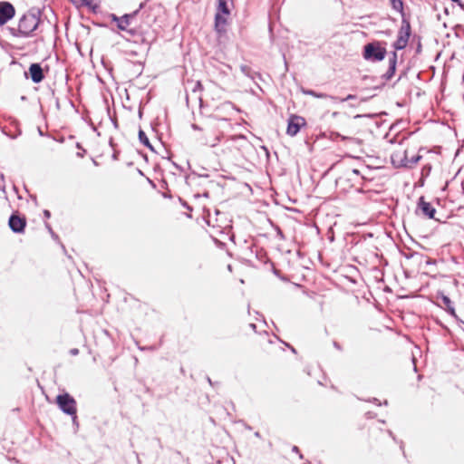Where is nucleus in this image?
Masks as SVG:
<instances>
[{"label":"nucleus","instance_id":"f257e3e1","mask_svg":"<svg viewBox=\"0 0 464 464\" xmlns=\"http://www.w3.org/2000/svg\"><path fill=\"white\" fill-rule=\"evenodd\" d=\"M40 11L32 10L24 14L19 20L18 28H10L14 36L28 37L36 30L40 22Z\"/></svg>","mask_w":464,"mask_h":464},{"label":"nucleus","instance_id":"f03ea898","mask_svg":"<svg viewBox=\"0 0 464 464\" xmlns=\"http://www.w3.org/2000/svg\"><path fill=\"white\" fill-rule=\"evenodd\" d=\"M386 42L372 41L363 46L362 57L364 60L372 63L382 62L384 60L387 50Z\"/></svg>","mask_w":464,"mask_h":464},{"label":"nucleus","instance_id":"7ed1b4c3","mask_svg":"<svg viewBox=\"0 0 464 464\" xmlns=\"http://www.w3.org/2000/svg\"><path fill=\"white\" fill-rule=\"evenodd\" d=\"M56 403L59 409L67 415H75L77 413V403L75 399L67 392L56 396Z\"/></svg>","mask_w":464,"mask_h":464},{"label":"nucleus","instance_id":"20e7f679","mask_svg":"<svg viewBox=\"0 0 464 464\" xmlns=\"http://www.w3.org/2000/svg\"><path fill=\"white\" fill-rule=\"evenodd\" d=\"M436 300L438 302V305L442 307L449 314H450L459 325H464V321L459 318V316L456 314L453 302L448 295L442 292H438L436 295Z\"/></svg>","mask_w":464,"mask_h":464},{"label":"nucleus","instance_id":"39448f33","mask_svg":"<svg viewBox=\"0 0 464 464\" xmlns=\"http://www.w3.org/2000/svg\"><path fill=\"white\" fill-rule=\"evenodd\" d=\"M144 5H145V2L140 3L138 10L132 12L131 14H125L124 15H122L121 17H117L115 14H113L112 20L117 22V26L120 30L126 31L130 35H133L135 31L133 29H128V26L130 24V20L133 19L137 15L140 9H142L144 7Z\"/></svg>","mask_w":464,"mask_h":464},{"label":"nucleus","instance_id":"423d86ee","mask_svg":"<svg viewBox=\"0 0 464 464\" xmlns=\"http://www.w3.org/2000/svg\"><path fill=\"white\" fill-rule=\"evenodd\" d=\"M305 123L304 118L298 115H291L288 119L286 134L291 137L295 136Z\"/></svg>","mask_w":464,"mask_h":464},{"label":"nucleus","instance_id":"0eeeda50","mask_svg":"<svg viewBox=\"0 0 464 464\" xmlns=\"http://www.w3.org/2000/svg\"><path fill=\"white\" fill-rule=\"evenodd\" d=\"M8 225L14 233L21 234L24 233L26 227V219L17 213H13L9 218Z\"/></svg>","mask_w":464,"mask_h":464},{"label":"nucleus","instance_id":"6e6552de","mask_svg":"<svg viewBox=\"0 0 464 464\" xmlns=\"http://www.w3.org/2000/svg\"><path fill=\"white\" fill-rule=\"evenodd\" d=\"M15 10L14 5L9 2H0V25L6 24L14 16Z\"/></svg>","mask_w":464,"mask_h":464},{"label":"nucleus","instance_id":"1a4fd4ad","mask_svg":"<svg viewBox=\"0 0 464 464\" xmlns=\"http://www.w3.org/2000/svg\"><path fill=\"white\" fill-rule=\"evenodd\" d=\"M397 60H398V54L397 52H391L389 56V67L387 72L382 74V78L385 81L391 80L396 72V66H397Z\"/></svg>","mask_w":464,"mask_h":464},{"label":"nucleus","instance_id":"9d476101","mask_svg":"<svg viewBox=\"0 0 464 464\" xmlns=\"http://www.w3.org/2000/svg\"><path fill=\"white\" fill-rule=\"evenodd\" d=\"M418 208L420 209L422 214L424 216H426L427 218H429L430 219L435 218V214H436L435 208L430 202L425 201V198L423 196H421L419 198Z\"/></svg>","mask_w":464,"mask_h":464},{"label":"nucleus","instance_id":"9b49d317","mask_svg":"<svg viewBox=\"0 0 464 464\" xmlns=\"http://www.w3.org/2000/svg\"><path fill=\"white\" fill-rule=\"evenodd\" d=\"M29 73L34 83H39L44 79V73L40 63H32L29 67Z\"/></svg>","mask_w":464,"mask_h":464},{"label":"nucleus","instance_id":"f8f14e48","mask_svg":"<svg viewBox=\"0 0 464 464\" xmlns=\"http://www.w3.org/2000/svg\"><path fill=\"white\" fill-rule=\"evenodd\" d=\"M227 20L221 13H216L215 14V31L218 36H222L227 33L226 25Z\"/></svg>","mask_w":464,"mask_h":464},{"label":"nucleus","instance_id":"ddd939ff","mask_svg":"<svg viewBox=\"0 0 464 464\" xmlns=\"http://www.w3.org/2000/svg\"><path fill=\"white\" fill-rule=\"evenodd\" d=\"M420 159H421V156H420V155H413L411 158H409L405 154L403 160H401V166L408 168V169H411L419 162V160Z\"/></svg>","mask_w":464,"mask_h":464},{"label":"nucleus","instance_id":"4468645a","mask_svg":"<svg viewBox=\"0 0 464 464\" xmlns=\"http://www.w3.org/2000/svg\"><path fill=\"white\" fill-rule=\"evenodd\" d=\"M304 94L306 95H310V96H313V97H315V98H319V99H326V98H329L334 102H336L338 100L337 97L335 96H332V95H329V94H326V93H323V92H316L314 90H306V91H304L303 92Z\"/></svg>","mask_w":464,"mask_h":464},{"label":"nucleus","instance_id":"2eb2a0df","mask_svg":"<svg viewBox=\"0 0 464 464\" xmlns=\"http://www.w3.org/2000/svg\"><path fill=\"white\" fill-rule=\"evenodd\" d=\"M139 140L140 143H142L144 146H146L148 149H150L151 151H155L154 147L150 143L149 138L147 137L146 133L143 130L140 129L139 130Z\"/></svg>","mask_w":464,"mask_h":464},{"label":"nucleus","instance_id":"dca6fc26","mask_svg":"<svg viewBox=\"0 0 464 464\" xmlns=\"http://www.w3.org/2000/svg\"><path fill=\"white\" fill-rule=\"evenodd\" d=\"M217 1H218L217 13H221L223 14L228 15L230 14V9L228 7V0H217Z\"/></svg>","mask_w":464,"mask_h":464},{"label":"nucleus","instance_id":"f3484780","mask_svg":"<svg viewBox=\"0 0 464 464\" xmlns=\"http://www.w3.org/2000/svg\"><path fill=\"white\" fill-rule=\"evenodd\" d=\"M408 40L402 39L401 36H397L396 41L392 44V47L394 48L393 52L405 49L408 44Z\"/></svg>","mask_w":464,"mask_h":464},{"label":"nucleus","instance_id":"a211bd4d","mask_svg":"<svg viewBox=\"0 0 464 464\" xmlns=\"http://www.w3.org/2000/svg\"><path fill=\"white\" fill-rule=\"evenodd\" d=\"M391 5H392V7L395 10V11H398L401 16H403V2L402 0H389Z\"/></svg>","mask_w":464,"mask_h":464},{"label":"nucleus","instance_id":"6ab92c4d","mask_svg":"<svg viewBox=\"0 0 464 464\" xmlns=\"http://www.w3.org/2000/svg\"><path fill=\"white\" fill-rule=\"evenodd\" d=\"M401 26L400 28L401 31L406 32L411 34V24L409 20L405 17V14L403 13V16H401Z\"/></svg>","mask_w":464,"mask_h":464},{"label":"nucleus","instance_id":"aec40b11","mask_svg":"<svg viewBox=\"0 0 464 464\" xmlns=\"http://www.w3.org/2000/svg\"><path fill=\"white\" fill-rule=\"evenodd\" d=\"M219 140H220L219 136H215V137L213 138V140H207V139H204V140L202 141V143H203L204 145H207V146H209V147H212V148H213V147H216V146L218 144Z\"/></svg>","mask_w":464,"mask_h":464},{"label":"nucleus","instance_id":"412c9836","mask_svg":"<svg viewBox=\"0 0 464 464\" xmlns=\"http://www.w3.org/2000/svg\"><path fill=\"white\" fill-rule=\"evenodd\" d=\"M193 84L191 92L192 93H200L203 91V85L200 81L191 82Z\"/></svg>","mask_w":464,"mask_h":464},{"label":"nucleus","instance_id":"4be33fe9","mask_svg":"<svg viewBox=\"0 0 464 464\" xmlns=\"http://www.w3.org/2000/svg\"><path fill=\"white\" fill-rule=\"evenodd\" d=\"M44 226L46 227V229L48 230V232L50 233L51 237L55 240V241H58L59 240V237L58 235L53 230L51 225L48 223V222H45L44 223Z\"/></svg>","mask_w":464,"mask_h":464},{"label":"nucleus","instance_id":"5701e85b","mask_svg":"<svg viewBox=\"0 0 464 464\" xmlns=\"http://www.w3.org/2000/svg\"><path fill=\"white\" fill-rule=\"evenodd\" d=\"M72 3L77 6H82V5H91V0H71Z\"/></svg>","mask_w":464,"mask_h":464},{"label":"nucleus","instance_id":"b1692460","mask_svg":"<svg viewBox=\"0 0 464 464\" xmlns=\"http://www.w3.org/2000/svg\"><path fill=\"white\" fill-rule=\"evenodd\" d=\"M367 401L372 402V403H374V404H376V405H378V406L382 405V402H381V401H379V399H377V398H372V399H369V400H367ZM382 404H383V405H388V401H386V400H385V401L382 402Z\"/></svg>","mask_w":464,"mask_h":464},{"label":"nucleus","instance_id":"393cba45","mask_svg":"<svg viewBox=\"0 0 464 464\" xmlns=\"http://www.w3.org/2000/svg\"><path fill=\"white\" fill-rule=\"evenodd\" d=\"M240 70H241V72H242L245 75H246V76H250V71H251V69H250V67H249V66H247V65H241V66H240Z\"/></svg>","mask_w":464,"mask_h":464},{"label":"nucleus","instance_id":"a878e982","mask_svg":"<svg viewBox=\"0 0 464 464\" xmlns=\"http://www.w3.org/2000/svg\"><path fill=\"white\" fill-rule=\"evenodd\" d=\"M72 416V425L75 429V431L79 429V422H78V417H77V413L75 415H71Z\"/></svg>","mask_w":464,"mask_h":464},{"label":"nucleus","instance_id":"bb28decb","mask_svg":"<svg viewBox=\"0 0 464 464\" xmlns=\"http://www.w3.org/2000/svg\"><path fill=\"white\" fill-rule=\"evenodd\" d=\"M355 99H356V95L349 94L345 98H342V99L338 98L337 101H340L341 102H346V101L355 100Z\"/></svg>","mask_w":464,"mask_h":464},{"label":"nucleus","instance_id":"cd10ccee","mask_svg":"<svg viewBox=\"0 0 464 464\" xmlns=\"http://www.w3.org/2000/svg\"><path fill=\"white\" fill-rule=\"evenodd\" d=\"M398 36H401L402 39H406L409 41L411 34H407L406 32H402V31L399 30Z\"/></svg>","mask_w":464,"mask_h":464},{"label":"nucleus","instance_id":"c85d7f7f","mask_svg":"<svg viewBox=\"0 0 464 464\" xmlns=\"http://www.w3.org/2000/svg\"><path fill=\"white\" fill-rule=\"evenodd\" d=\"M69 353H70V354H71V355H72V356L78 355V353H79V349H77V348H72V349H71V350H70V352H69Z\"/></svg>","mask_w":464,"mask_h":464},{"label":"nucleus","instance_id":"c756f323","mask_svg":"<svg viewBox=\"0 0 464 464\" xmlns=\"http://www.w3.org/2000/svg\"><path fill=\"white\" fill-rule=\"evenodd\" d=\"M292 450H293L294 452L299 453V457H300V459H303V455L300 453V451H299V448H298L297 446H294V447H293V449H292Z\"/></svg>","mask_w":464,"mask_h":464},{"label":"nucleus","instance_id":"7c9ffc66","mask_svg":"<svg viewBox=\"0 0 464 464\" xmlns=\"http://www.w3.org/2000/svg\"><path fill=\"white\" fill-rule=\"evenodd\" d=\"M44 217L45 218H51V212L49 210H47V209H44Z\"/></svg>","mask_w":464,"mask_h":464},{"label":"nucleus","instance_id":"2f4dec72","mask_svg":"<svg viewBox=\"0 0 464 464\" xmlns=\"http://www.w3.org/2000/svg\"><path fill=\"white\" fill-rule=\"evenodd\" d=\"M111 122H112L114 128L118 129L119 125H118L117 120L115 118H111Z\"/></svg>","mask_w":464,"mask_h":464},{"label":"nucleus","instance_id":"473e14b6","mask_svg":"<svg viewBox=\"0 0 464 464\" xmlns=\"http://www.w3.org/2000/svg\"><path fill=\"white\" fill-rule=\"evenodd\" d=\"M273 273H274L276 276L280 277L281 279H283V280L285 279V278H283V277L280 276V272H279V270H277V269L274 268Z\"/></svg>","mask_w":464,"mask_h":464},{"label":"nucleus","instance_id":"72a5a7b5","mask_svg":"<svg viewBox=\"0 0 464 464\" xmlns=\"http://www.w3.org/2000/svg\"><path fill=\"white\" fill-rule=\"evenodd\" d=\"M191 128H192L193 130H201V128H200L198 125L195 124V123H193V124L191 125Z\"/></svg>","mask_w":464,"mask_h":464},{"label":"nucleus","instance_id":"f704fd0d","mask_svg":"<svg viewBox=\"0 0 464 464\" xmlns=\"http://www.w3.org/2000/svg\"><path fill=\"white\" fill-rule=\"evenodd\" d=\"M334 346L337 350H340V351L342 350V347H341L340 343H337V342H334Z\"/></svg>","mask_w":464,"mask_h":464},{"label":"nucleus","instance_id":"c9c22d12","mask_svg":"<svg viewBox=\"0 0 464 464\" xmlns=\"http://www.w3.org/2000/svg\"><path fill=\"white\" fill-rule=\"evenodd\" d=\"M118 156H119V151L114 150V152H113V154H112V159H113V160H118Z\"/></svg>","mask_w":464,"mask_h":464},{"label":"nucleus","instance_id":"e433bc0d","mask_svg":"<svg viewBox=\"0 0 464 464\" xmlns=\"http://www.w3.org/2000/svg\"><path fill=\"white\" fill-rule=\"evenodd\" d=\"M76 148H77V149H80V150H82L83 153H85V152H86V150L82 149V147L81 143H79V142H77V143H76Z\"/></svg>","mask_w":464,"mask_h":464},{"label":"nucleus","instance_id":"4c0bfd02","mask_svg":"<svg viewBox=\"0 0 464 464\" xmlns=\"http://www.w3.org/2000/svg\"><path fill=\"white\" fill-rule=\"evenodd\" d=\"M387 432H388L389 436L392 438V440H396V438H395V436L393 435V433H392V430H389Z\"/></svg>","mask_w":464,"mask_h":464},{"label":"nucleus","instance_id":"58836bf2","mask_svg":"<svg viewBox=\"0 0 464 464\" xmlns=\"http://www.w3.org/2000/svg\"><path fill=\"white\" fill-rule=\"evenodd\" d=\"M285 345H286L287 347H289V348L291 349V351H292L294 353H296V350H295L293 346H291V345H290V344H288V343H285Z\"/></svg>","mask_w":464,"mask_h":464},{"label":"nucleus","instance_id":"ea45409f","mask_svg":"<svg viewBox=\"0 0 464 464\" xmlns=\"http://www.w3.org/2000/svg\"><path fill=\"white\" fill-rule=\"evenodd\" d=\"M366 415H367V418H369V419H371V418H373V417H374V414H373L372 412H371V411H368V412L366 413Z\"/></svg>","mask_w":464,"mask_h":464},{"label":"nucleus","instance_id":"a19ab883","mask_svg":"<svg viewBox=\"0 0 464 464\" xmlns=\"http://www.w3.org/2000/svg\"><path fill=\"white\" fill-rule=\"evenodd\" d=\"M382 34H384L389 36V35H391L392 31L391 30H386V31L382 32Z\"/></svg>","mask_w":464,"mask_h":464},{"label":"nucleus","instance_id":"79ce46f5","mask_svg":"<svg viewBox=\"0 0 464 464\" xmlns=\"http://www.w3.org/2000/svg\"><path fill=\"white\" fill-rule=\"evenodd\" d=\"M206 379H207L208 382L211 386H213V385H214V383H213L212 380H211L208 376H207V377H206Z\"/></svg>","mask_w":464,"mask_h":464},{"label":"nucleus","instance_id":"37998d69","mask_svg":"<svg viewBox=\"0 0 464 464\" xmlns=\"http://www.w3.org/2000/svg\"><path fill=\"white\" fill-rule=\"evenodd\" d=\"M458 5L464 11V4L461 1L458 3Z\"/></svg>","mask_w":464,"mask_h":464},{"label":"nucleus","instance_id":"c03bdc74","mask_svg":"<svg viewBox=\"0 0 464 464\" xmlns=\"http://www.w3.org/2000/svg\"><path fill=\"white\" fill-rule=\"evenodd\" d=\"M353 173L355 175H360V171L357 169H353Z\"/></svg>","mask_w":464,"mask_h":464},{"label":"nucleus","instance_id":"a18cd8bd","mask_svg":"<svg viewBox=\"0 0 464 464\" xmlns=\"http://www.w3.org/2000/svg\"><path fill=\"white\" fill-rule=\"evenodd\" d=\"M277 235H278L281 238H284L283 232H282L280 229H278Z\"/></svg>","mask_w":464,"mask_h":464},{"label":"nucleus","instance_id":"49530a36","mask_svg":"<svg viewBox=\"0 0 464 464\" xmlns=\"http://www.w3.org/2000/svg\"><path fill=\"white\" fill-rule=\"evenodd\" d=\"M249 327H250L251 329H253L254 331H256V324H249Z\"/></svg>","mask_w":464,"mask_h":464},{"label":"nucleus","instance_id":"de8ad7c7","mask_svg":"<svg viewBox=\"0 0 464 464\" xmlns=\"http://www.w3.org/2000/svg\"><path fill=\"white\" fill-rule=\"evenodd\" d=\"M110 146H111V148H114V143H113V140H112V138H111V139H110Z\"/></svg>","mask_w":464,"mask_h":464},{"label":"nucleus","instance_id":"09e8293b","mask_svg":"<svg viewBox=\"0 0 464 464\" xmlns=\"http://www.w3.org/2000/svg\"><path fill=\"white\" fill-rule=\"evenodd\" d=\"M339 114H340L339 112L334 111V112L332 113V116L333 117H337Z\"/></svg>","mask_w":464,"mask_h":464},{"label":"nucleus","instance_id":"8fccbe9b","mask_svg":"<svg viewBox=\"0 0 464 464\" xmlns=\"http://www.w3.org/2000/svg\"><path fill=\"white\" fill-rule=\"evenodd\" d=\"M456 29L463 30V26L460 24L456 25Z\"/></svg>","mask_w":464,"mask_h":464},{"label":"nucleus","instance_id":"3c124183","mask_svg":"<svg viewBox=\"0 0 464 464\" xmlns=\"http://www.w3.org/2000/svg\"><path fill=\"white\" fill-rule=\"evenodd\" d=\"M255 436H256V438H260V437H261V435H260V433H259L258 431L255 432Z\"/></svg>","mask_w":464,"mask_h":464},{"label":"nucleus","instance_id":"603ef678","mask_svg":"<svg viewBox=\"0 0 464 464\" xmlns=\"http://www.w3.org/2000/svg\"><path fill=\"white\" fill-rule=\"evenodd\" d=\"M31 198H32L33 201H34L36 203V200H37L36 196H31Z\"/></svg>","mask_w":464,"mask_h":464},{"label":"nucleus","instance_id":"864d4df0","mask_svg":"<svg viewBox=\"0 0 464 464\" xmlns=\"http://www.w3.org/2000/svg\"><path fill=\"white\" fill-rule=\"evenodd\" d=\"M77 156H78V157H83V154L82 153V151H79V152L77 153Z\"/></svg>","mask_w":464,"mask_h":464},{"label":"nucleus","instance_id":"5fc2aeb1","mask_svg":"<svg viewBox=\"0 0 464 464\" xmlns=\"http://www.w3.org/2000/svg\"><path fill=\"white\" fill-rule=\"evenodd\" d=\"M77 156H78V157H83V154L82 153V151H79V152L77 153Z\"/></svg>","mask_w":464,"mask_h":464},{"label":"nucleus","instance_id":"6e6d98bb","mask_svg":"<svg viewBox=\"0 0 464 464\" xmlns=\"http://www.w3.org/2000/svg\"><path fill=\"white\" fill-rule=\"evenodd\" d=\"M180 372H181L182 374H185V370H184V368H183V367H180Z\"/></svg>","mask_w":464,"mask_h":464},{"label":"nucleus","instance_id":"4d7b16f0","mask_svg":"<svg viewBox=\"0 0 464 464\" xmlns=\"http://www.w3.org/2000/svg\"><path fill=\"white\" fill-rule=\"evenodd\" d=\"M38 131H39V134H40L41 136H43V135H44V133H43V131L41 130V129H40V128L38 129Z\"/></svg>","mask_w":464,"mask_h":464},{"label":"nucleus","instance_id":"13d9d810","mask_svg":"<svg viewBox=\"0 0 464 464\" xmlns=\"http://www.w3.org/2000/svg\"><path fill=\"white\" fill-rule=\"evenodd\" d=\"M420 48H421V45L419 44L418 48H417V52H420Z\"/></svg>","mask_w":464,"mask_h":464},{"label":"nucleus","instance_id":"bf43d9fd","mask_svg":"<svg viewBox=\"0 0 464 464\" xmlns=\"http://www.w3.org/2000/svg\"><path fill=\"white\" fill-rule=\"evenodd\" d=\"M400 448H401V450H403V442H402V441H401Z\"/></svg>","mask_w":464,"mask_h":464},{"label":"nucleus","instance_id":"052dcab7","mask_svg":"<svg viewBox=\"0 0 464 464\" xmlns=\"http://www.w3.org/2000/svg\"><path fill=\"white\" fill-rule=\"evenodd\" d=\"M453 3L458 4L460 0H451Z\"/></svg>","mask_w":464,"mask_h":464},{"label":"nucleus","instance_id":"680f3d73","mask_svg":"<svg viewBox=\"0 0 464 464\" xmlns=\"http://www.w3.org/2000/svg\"><path fill=\"white\" fill-rule=\"evenodd\" d=\"M262 149L265 150L266 152H268V150L266 149V147L263 146Z\"/></svg>","mask_w":464,"mask_h":464},{"label":"nucleus","instance_id":"e2e57ef3","mask_svg":"<svg viewBox=\"0 0 464 464\" xmlns=\"http://www.w3.org/2000/svg\"><path fill=\"white\" fill-rule=\"evenodd\" d=\"M198 100H199V102H200V103H201V102H202V98H201V96H198Z\"/></svg>","mask_w":464,"mask_h":464},{"label":"nucleus","instance_id":"0e129e2a","mask_svg":"<svg viewBox=\"0 0 464 464\" xmlns=\"http://www.w3.org/2000/svg\"><path fill=\"white\" fill-rule=\"evenodd\" d=\"M416 255H419V254L418 253H413V254L411 255V256H414Z\"/></svg>","mask_w":464,"mask_h":464},{"label":"nucleus","instance_id":"69168bd1","mask_svg":"<svg viewBox=\"0 0 464 464\" xmlns=\"http://www.w3.org/2000/svg\"><path fill=\"white\" fill-rule=\"evenodd\" d=\"M426 264H430V261L429 259H426Z\"/></svg>","mask_w":464,"mask_h":464}]
</instances>
